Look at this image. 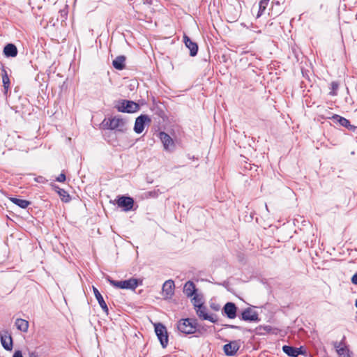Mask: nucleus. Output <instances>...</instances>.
Returning a JSON list of instances; mask_svg holds the SVG:
<instances>
[{"mask_svg":"<svg viewBox=\"0 0 357 357\" xmlns=\"http://www.w3.org/2000/svg\"><path fill=\"white\" fill-rule=\"evenodd\" d=\"M107 280L109 282V284L112 286L117 289L134 290L138 286V280L135 278H130L126 280L117 281L112 280L109 277H107Z\"/></svg>","mask_w":357,"mask_h":357,"instance_id":"f257e3e1","label":"nucleus"},{"mask_svg":"<svg viewBox=\"0 0 357 357\" xmlns=\"http://www.w3.org/2000/svg\"><path fill=\"white\" fill-rule=\"evenodd\" d=\"M177 328L184 334H192L197 330L196 322L191 319H183L178 321Z\"/></svg>","mask_w":357,"mask_h":357,"instance_id":"f03ea898","label":"nucleus"},{"mask_svg":"<svg viewBox=\"0 0 357 357\" xmlns=\"http://www.w3.org/2000/svg\"><path fill=\"white\" fill-rule=\"evenodd\" d=\"M155 332L162 347L165 348L168 344V335L166 328L160 323L156 324H155Z\"/></svg>","mask_w":357,"mask_h":357,"instance_id":"7ed1b4c3","label":"nucleus"},{"mask_svg":"<svg viewBox=\"0 0 357 357\" xmlns=\"http://www.w3.org/2000/svg\"><path fill=\"white\" fill-rule=\"evenodd\" d=\"M108 128L111 130H116L119 132H123L127 130L126 121L119 117H114L109 119L107 123Z\"/></svg>","mask_w":357,"mask_h":357,"instance_id":"20e7f679","label":"nucleus"},{"mask_svg":"<svg viewBox=\"0 0 357 357\" xmlns=\"http://www.w3.org/2000/svg\"><path fill=\"white\" fill-rule=\"evenodd\" d=\"M116 107L118 111L127 113L135 112L139 108L138 104L131 100H122Z\"/></svg>","mask_w":357,"mask_h":357,"instance_id":"39448f33","label":"nucleus"},{"mask_svg":"<svg viewBox=\"0 0 357 357\" xmlns=\"http://www.w3.org/2000/svg\"><path fill=\"white\" fill-rule=\"evenodd\" d=\"M117 205L122 208L124 211H129L132 209L134 206V199L130 197L120 196L116 199Z\"/></svg>","mask_w":357,"mask_h":357,"instance_id":"423d86ee","label":"nucleus"},{"mask_svg":"<svg viewBox=\"0 0 357 357\" xmlns=\"http://www.w3.org/2000/svg\"><path fill=\"white\" fill-rule=\"evenodd\" d=\"M241 347L240 340H234L226 344L223 347V351L226 356H234Z\"/></svg>","mask_w":357,"mask_h":357,"instance_id":"0eeeda50","label":"nucleus"},{"mask_svg":"<svg viewBox=\"0 0 357 357\" xmlns=\"http://www.w3.org/2000/svg\"><path fill=\"white\" fill-rule=\"evenodd\" d=\"M159 137L163 144L164 149L166 151H172L175 148V144L172 138L166 132H160Z\"/></svg>","mask_w":357,"mask_h":357,"instance_id":"6e6552de","label":"nucleus"},{"mask_svg":"<svg viewBox=\"0 0 357 357\" xmlns=\"http://www.w3.org/2000/svg\"><path fill=\"white\" fill-rule=\"evenodd\" d=\"M151 119L147 115H140L138 116L135 123L134 130L136 133L140 134L144 129L146 123H150Z\"/></svg>","mask_w":357,"mask_h":357,"instance_id":"1a4fd4ad","label":"nucleus"},{"mask_svg":"<svg viewBox=\"0 0 357 357\" xmlns=\"http://www.w3.org/2000/svg\"><path fill=\"white\" fill-rule=\"evenodd\" d=\"M240 319L245 321L255 322L259 321L257 312L250 307L245 309L241 312Z\"/></svg>","mask_w":357,"mask_h":357,"instance_id":"9d476101","label":"nucleus"},{"mask_svg":"<svg viewBox=\"0 0 357 357\" xmlns=\"http://www.w3.org/2000/svg\"><path fill=\"white\" fill-rule=\"evenodd\" d=\"M237 307L234 303H227L222 309V313L229 319H234L236 317Z\"/></svg>","mask_w":357,"mask_h":357,"instance_id":"9b49d317","label":"nucleus"},{"mask_svg":"<svg viewBox=\"0 0 357 357\" xmlns=\"http://www.w3.org/2000/svg\"><path fill=\"white\" fill-rule=\"evenodd\" d=\"M333 344L340 357H350V351L343 340L340 342H334Z\"/></svg>","mask_w":357,"mask_h":357,"instance_id":"f8f14e48","label":"nucleus"},{"mask_svg":"<svg viewBox=\"0 0 357 357\" xmlns=\"http://www.w3.org/2000/svg\"><path fill=\"white\" fill-rule=\"evenodd\" d=\"M183 42L185 46L190 50V55L191 56L197 55L198 52V45L197 43L192 41L190 38L185 35L183 36Z\"/></svg>","mask_w":357,"mask_h":357,"instance_id":"ddd939ff","label":"nucleus"},{"mask_svg":"<svg viewBox=\"0 0 357 357\" xmlns=\"http://www.w3.org/2000/svg\"><path fill=\"white\" fill-rule=\"evenodd\" d=\"M282 351L291 357H297L298 355L303 354L302 347L296 348L288 345H284L282 347Z\"/></svg>","mask_w":357,"mask_h":357,"instance_id":"4468645a","label":"nucleus"},{"mask_svg":"<svg viewBox=\"0 0 357 357\" xmlns=\"http://www.w3.org/2000/svg\"><path fill=\"white\" fill-rule=\"evenodd\" d=\"M174 282L172 280L165 282L162 286V291L167 298L171 297L174 294Z\"/></svg>","mask_w":357,"mask_h":357,"instance_id":"2eb2a0df","label":"nucleus"},{"mask_svg":"<svg viewBox=\"0 0 357 357\" xmlns=\"http://www.w3.org/2000/svg\"><path fill=\"white\" fill-rule=\"evenodd\" d=\"M196 312L198 317L202 319L208 320L212 323L215 322V320L213 318V317L207 314V308L204 305H203L202 307H199V308L197 309Z\"/></svg>","mask_w":357,"mask_h":357,"instance_id":"dca6fc26","label":"nucleus"},{"mask_svg":"<svg viewBox=\"0 0 357 357\" xmlns=\"http://www.w3.org/2000/svg\"><path fill=\"white\" fill-rule=\"evenodd\" d=\"M93 291L94 293V296L97 299L100 306L102 309V310L108 314L109 309L108 307L105 303V301L103 299V297L102 296L101 294L99 292V291L94 287H93Z\"/></svg>","mask_w":357,"mask_h":357,"instance_id":"f3484780","label":"nucleus"},{"mask_svg":"<svg viewBox=\"0 0 357 357\" xmlns=\"http://www.w3.org/2000/svg\"><path fill=\"white\" fill-rule=\"evenodd\" d=\"M3 54L6 57H15L17 55V49L14 44H7L3 48Z\"/></svg>","mask_w":357,"mask_h":357,"instance_id":"a211bd4d","label":"nucleus"},{"mask_svg":"<svg viewBox=\"0 0 357 357\" xmlns=\"http://www.w3.org/2000/svg\"><path fill=\"white\" fill-rule=\"evenodd\" d=\"M196 288L195 284L191 281H188L183 287V293L188 296L191 297L195 294Z\"/></svg>","mask_w":357,"mask_h":357,"instance_id":"6ab92c4d","label":"nucleus"},{"mask_svg":"<svg viewBox=\"0 0 357 357\" xmlns=\"http://www.w3.org/2000/svg\"><path fill=\"white\" fill-rule=\"evenodd\" d=\"M1 341L2 346L6 350H11L13 347V341L10 335H1Z\"/></svg>","mask_w":357,"mask_h":357,"instance_id":"aec40b11","label":"nucleus"},{"mask_svg":"<svg viewBox=\"0 0 357 357\" xmlns=\"http://www.w3.org/2000/svg\"><path fill=\"white\" fill-rule=\"evenodd\" d=\"M126 57L124 56H117L112 62L114 68L117 70H122L125 67Z\"/></svg>","mask_w":357,"mask_h":357,"instance_id":"412c9836","label":"nucleus"},{"mask_svg":"<svg viewBox=\"0 0 357 357\" xmlns=\"http://www.w3.org/2000/svg\"><path fill=\"white\" fill-rule=\"evenodd\" d=\"M10 200L13 204H15V205L18 206L22 208H26L31 204V202L27 200L21 199L16 197H11L10 198Z\"/></svg>","mask_w":357,"mask_h":357,"instance_id":"4be33fe9","label":"nucleus"},{"mask_svg":"<svg viewBox=\"0 0 357 357\" xmlns=\"http://www.w3.org/2000/svg\"><path fill=\"white\" fill-rule=\"evenodd\" d=\"M15 326L18 330L22 332H26L29 328V322L23 319H17Z\"/></svg>","mask_w":357,"mask_h":357,"instance_id":"5701e85b","label":"nucleus"},{"mask_svg":"<svg viewBox=\"0 0 357 357\" xmlns=\"http://www.w3.org/2000/svg\"><path fill=\"white\" fill-rule=\"evenodd\" d=\"M3 74H2V82H3V86L4 89V93H6L10 88V79L8 75V73L5 69L2 70Z\"/></svg>","mask_w":357,"mask_h":357,"instance_id":"b1692460","label":"nucleus"},{"mask_svg":"<svg viewBox=\"0 0 357 357\" xmlns=\"http://www.w3.org/2000/svg\"><path fill=\"white\" fill-rule=\"evenodd\" d=\"M333 118L334 119L337 120L341 126H344L345 128H348L352 129V128L354 127L353 126H351L350 124L349 121L347 120V119L344 118V117H342V116H340L339 115H336L335 114V115H334L333 116Z\"/></svg>","mask_w":357,"mask_h":357,"instance_id":"393cba45","label":"nucleus"},{"mask_svg":"<svg viewBox=\"0 0 357 357\" xmlns=\"http://www.w3.org/2000/svg\"><path fill=\"white\" fill-rule=\"evenodd\" d=\"M192 302L193 303V305L195 306V310L204 305L202 298H200L197 294L194 295L192 299Z\"/></svg>","mask_w":357,"mask_h":357,"instance_id":"a878e982","label":"nucleus"},{"mask_svg":"<svg viewBox=\"0 0 357 357\" xmlns=\"http://www.w3.org/2000/svg\"><path fill=\"white\" fill-rule=\"evenodd\" d=\"M269 0H261L259 5V12L257 14V17H259L260 15H261L264 13V11L266 10L268 4Z\"/></svg>","mask_w":357,"mask_h":357,"instance_id":"bb28decb","label":"nucleus"},{"mask_svg":"<svg viewBox=\"0 0 357 357\" xmlns=\"http://www.w3.org/2000/svg\"><path fill=\"white\" fill-rule=\"evenodd\" d=\"M57 192L59 195V196L61 197L62 201H63L65 202H69L70 195L68 194V192L65 190L59 188Z\"/></svg>","mask_w":357,"mask_h":357,"instance_id":"cd10ccee","label":"nucleus"},{"mask_svg":"<svg viewBox=\"0 0 357 357\" xmlns=\"http://www.w3.org/2000/svg\"><path fill=\"white\" fill-rule=\"evenodd\" d=\"M331 85V91L330 92V94L332 96H335L336 91L337 90L338 86H339L338 84L335 82H333Z\"/></svg>","mask_w":357,"mask_h":357,"instance_id":"c85d7f7f","label":"nucleus"},{"mask_svg":"<svg viewBox=\"0 0 357 357\" xmlns=\"http://www.w3.org/2000/svg\"><path fill=\"white\" fill-rule=\"evenodd\" d=\"M56 181L58 182H64L66 181V175L63 173H61L59 175V176L56 178Z\"/></svg>","mask_w":357,"mask_h":357,"instance_id":"c756f323","label":"nucleus"},{"mask_svg":"<svg viewBox=\"0 0 357 357\" xmlns=\"http://www.w3.org/2000/svg\"><path fill=\"white\" fill-rule=\"evenodd\" d=\"M13 357H23L22 356V351L18 350V351H15Z\"/></svg>","mask_w":357,"mask_h":357,"instance_id":"7c9ffc66","label":"nucleus"},{"mask_svg":"<svg viewBox=\"0 0 357 357\" xmlns=\"http://www.w3.org/2000/svg\"><path fill=\"white\" fill-rule=\"evenodd\" d=\"M351 282L354 284H357V273H356L351 278Z\"/></svg>","mask_w":357,"mask_h":357,"instance_id":"2f4dec72","label":"nucleus"},{"mask_svg":"<svg viewBox=\"0 0 357 357\" xmlns=\"http://www.w3.org/2000/svg\"><path fill=\"white\" fill-rule=\"evenodd\" d=\"M226 327L229 328L241 329L240 326H235V325H226Z\"/></svg>","mask_w":357,"mask_h":357,"instance_id":"473e14b6","label":"nucleus"},{"mask_svg":"<svg viewBox=\"0 0 357 357\" xmlns=\"http://www.w3.org/2000/svg\"><path fill=\"white\" fill-rule=\"evenodd\" d=\"M29 357H38V356L35 352H30Z\"/></svg>","mask_w":357,"mask_h":357,"instance_id":"72a5a7b5","label":"nucleus"},{"mask_svg":"<svg viewBox=\"0 0 357 357\" xmlns=\"http://www.w3.org/2000/svg\"><path fill=\"white\" fill-rule=\"evenodd\" d=\"M43 179V177L40 176L38 178H37L36 180L38 181V182H40L41 181V180Z\"/></svg>","mask_w":357,"mask_h":357,"instance_id":"f704fd0d","label":"nucleus"},{"mask_svg":"<svg viewBox=\"0 0 357 357\" xmlns=\"http://www.w3.org/2000/svg\"><path fill=\"white\" fill-rule=\"evenodd\" d=\"M144 3H151V0H144Z\"/></svg>","mask_w":357,"mask_h":357,"instance_id":"c9c22d12","label":"nucleus"},{"mask_svg":"<svg viewBox=\"0 0 357 357\" xmlns=\"http://www.w3.org/2000/svg\"><path fill=\"white\" fill-rule=\"evenodd\" d=\"M265 207H266V211L268 212V206L266 204H265Z\"/></svg>","mask_w":357,"mask_h":357,"instance_id":"e433bc0d","label":"nucleus"},{"mask_svg":"<svg viewBox=\"0 0 357 357\" xmlns=\"http://www.w3.org/2000/svg\"><path fill=\"white\" fill-rule=\"evenodd\" d=\"M355 305L357 307V299L356 300Z\"/></svg>","mask_w":357,"mask_h":357,"instance_id":"4c0bfd02","label":"nucleus"}]
</instances>
